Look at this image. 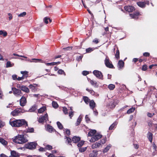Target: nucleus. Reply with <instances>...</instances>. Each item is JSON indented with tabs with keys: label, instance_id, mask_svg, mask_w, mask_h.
I'll list each match as a JSON object with an SVG mask.
<instances>
[{
	"label": "nucleus",
	"instance_id": "f257e3e1",
	"mask_svg": "<svg viewBox=\"0 0 157 157\" xmlns=\"http://www.w3.org/2000/svg\"><path fill=\"white\" fill-rule=\"evenodd\" d=\"M10 124L13 127H19L23 125L28 126L27 122L24 119L16 120L12 121H10Z\"/></svg>",
	"mask_w": 157,
	"mask_h": 157
},
{
	"label": "nucleus",
	"instance_id": "f03ea898",
	"mask_svg": "<svg viewBox=\"0 0 157 157\" xmlns=\"http://www.w3.org/2000/svg\"><path fill=\"white\" fill-rule=\"evenodd\" d=\"M28 140L24 135H19L13 139V141L17 144H23L28 141Z\"/></svg>",
	"mask_w": 157,
	"mask_h": 157
},
{
	"label": "nucleus",
	"instance_id": "7ed1b4c3",
	"mask_svg": "<svg viewBox=\"0 0 157 157\" xmlns=\"http://www.w3.org/2000/svg\"><path fill=\"white\" fill-rule=\"evenodd\" d=\"M106 141V138L105 137L101 140L98 142H97L93 144L91 146L93 149L99 148L100 146H101L104 144Z\"/></svg>",
	"mask_w": 157,
	"mask_h": 157
},
{
	"label": "nucleus",
	"instance_id": "20e7f679",
	"mask_svg": "<svg viewBox=\"0 0 157 157\" xmlns=\"http://www.w3.org/2000/svg\"><path fill=\"white\" fill-rule=\"evenodd\" d=\"M105 66L109 68H113V66L111 62L109 60L108 56H106V58L105 60Z\"/></svg>",
	"mask_w": 157,
	"mask_h": 157
},
{
	"label": "nucleus",
	"instance_id": "39448f33",
	"mask_svg": "<svg viewBox=\"0 0 157 157\" xmlns=\"http://www.w3.org/2000/svg\"><path fill=\"white\" fill-rule=\"evenodd\" d=\"M102 137V136L101 134H96L91 138L90 141V142H94L101 138Z\"/></svg>",
	"mask_w": 157,
	"mask_h": 157
},
{
	"label": "nucleus",
	"instance_id": "423d86ee",
	"mask_svg": "<svg viewBox=\"0 0 157 157\" xmlns=\"http://www.w3.org/2000/svg\"><path fill=\"white\" fill-rule=\"evenodd\" d=\"M12 90L13 91L14 94L17 97L21 96V92L20 90L17 89L14 87H12Z\"/></svg>",
	"mask_w": 157,
	"mask_h": 157
},
{
	"label": "nucleus",
	"instance_id": "0eeeda50",
	"mask_svg": "<svg viewBox=\"0 0 157 157\" xmlns=\"http://www.w3.org/2000/svg\"><path fill=\"white\" fill-rule=\"evenodd\" d=\"M93 73L96 77L100 79H103V75L101 71L98 70H94Z\"/></svg>",
	"mask_w": 157,
	"mask_h": 157
},
{
	"label": "nucleus",
	"instance_id": "6e6552de",
	"mask_svg": "<svg viewBox=\"0 0 157 157\" xmlns=\"http://www.w3.org/2000/svg\"><path fill=\"white\" fill-rule=\"evenodd\" d=\"M48 121V116L47 113L45 115L39 118L38 121L39 123H42L44 122H47Z\"/></svg>",
	"mask_w": 157,
	"mask_h": 157
},
{
	"label": "nucleus",
	"instance_id": "1a4fd4ad",
	"mask_svg": "<svg viewBox=\"0 0 157 157\" xmlns=\"http://www.w3.org/2000/svg\"><path fill=\"white\" fill-rule=\"evenodd\" d=\"M119 102V100L116 99L111 101L109 103V106L111 108H114L116 105H117Z\"/></svg>",
	"mask_w": 157,
	"mask_h": 157
},
{
	"label": "nucleus",
	"instance_id": "9d476101",
	"mask_svg": "<svg viewBox=\"0 0 157 157\" xmlns=\"http://www.w3.org/2000/svg\"><path fill=\"white\" fill-rule=\"evenodd\" d=\"M130 16L132 18L137 19L138 16L141 15L139 11H136L133 14H130Z\"/></svg>",
	"mask_w": 157,
	"mask_h": 157
},
{
	"label": "nucleus",
	"instance_id": "9b49d317",
	"mask_svg": "<svg viewBox=\"0 0 157 157\" xmlns=\"http://www.w3.org/2000/svg\"><path fill=\"white\" fill-rule=\"evenodd\" d=\"M39 86L37 84H30L29 87L30 89H31L32 91L35 92L37 90V87Z\"/></svg>",
	"mask_w": 157,
	"mask_h": 157
},
{
	"label": "nucleus",
	"instance_id": "f8f14e48",
	"mask_svg": "<svg viewBox=\"0 0 157 157\" xmlns=\"http://www.w3.org/2000/svg\"><path fill=\"white\" fill-rule=\"evenodd\" d=\"M37 144L35 142H31L28 145V148L30 149H35L36 146Z\"/></svg>",
	"mask_w": 157,
	"mask_h": 157
},
{
	"label": "nucleus",
	"instance_id": "ddd939ff",
	"mask_svg": "<svg viewBox=\"0 0 157 157\" xmlns=\"http://www.w3.org/2000/svg\"><path fill=\"white\" fill-rule=\"evenodd\" d=\"M124 62L122 60H119L118 63L117 67L119 70H121L124 67Z\"/></svg>",
	"mask_w": 157,
	"mask_h": 157
},
{
	"label": "nucleus",
	"instance_id": "4468645a",
	"mask_svg": "<svg viewBox=\"0 0 157 157\" xmlns=\"http://www.w3.org/2000/svg\"><path fill=\"white\" fill-rule=\"evenodd\" d=\"M10 154L11 155L9 157H19L20 156L19 153L13 150H10Z\"/></svg>",
	"mask_w": 157,
	"mask_h": 157
},
{
	"label": "nucleus",
	"instance_id": "2eb2a0df",
	"mask_svg": "<svg viewBox=\"0 0 157 157\" xmlns=\"http://www.w3.org/2000/svg\"><path fill=\"white\" fill-rule=\"evenodd\" d=\"M20 105L22 106H24L25 105L26 102V100L24 96H22L20 100Z\"/></svg>",
	"mask_w": 157,
	"mask_h": 157
},
{
	"label": "nucleus",
	"instance_id": "dca6fc26",
	"mask_svg": "<svg viewBox=\"0 0 157 157\" xmlns=\"http://www.w3.org/2000/svg\"><path fill=\"white\" fill-rule=\"evenodd\" d=\"M125 10L128 12H132L135 10L134 7L131 6H126L124 7Z\"/></svg>",
	"mask_w": 157,
	"mask_h": 157
},
{
	"label": "nucleus",
	"instance_id": "f3484780",
	"mask_svg": "<svg viewBox=\"0 0 157 157\" xmlns=\"http://www.w3.org/2000/svg\"><path fill=\"white\" fill-rule=\"evenodd\" d=\"M21 112V109H17L12 112L11 113V114L13 116H17Z\"/></svg>",
	"mask_w": 157,
	"mask_h": 157
},
{
	"label": "nucleus",
	"instance_id": "a211bd4d",
	"mask_svg": "<svg viewBox=\"0 0 157 157\" xmlns=\"http://www.w3.org/2000/svg\"><path fill=\"white\" fill-rule=\"evenodd\" d=\"M20 89L22 91L27 93H29V90L28 88L26 86L23 85L20 87Z\"/></svg>",
	"mask_w": 157,
	"mask_h": 157
},
{
	"label": "nucleus",
	"instance_id": "6ab92c4d",
	"mask_svg": "<svg viewBox=\"0 0 157 157\" xmlns=\"http://www.w3.org/2000/svg\"><path fill=\"white\" fill-rule=\"evenodd\" d=\"M64 139L66 140L65 142L67 144L71 145V139L69 137L67 136H65Z\"/></svg>",
	"mask_w": 157,
	"mask_h": 157
},
{
	"label": "nucleus",
	"instance_id": "aec40b11",
	"mask_svg": "<svg viewBox=\"0 0 157 157\" xmlns=\"http://www.w3.org/2000/svg\"><path fill=\"white\" fill-rule=\"evenodd\" d=\"M59 89L67 91V92H70L71 91V90H73V89L72 88L69 89L63 86H59Z\"/></svg>",
	"mask_w": 157,
	"mask_h": 157
},
{
	"label": "nucleus",
	"instance_id": "412c9836",
	"mask_svg": "<svg viewBox=\"0 0 157 157\" xmlns=\"http://www.w3.org/2000/svg\"><path fill=\"white\" fill-rule=\"evenodd\" d=\"M137 4L141 8H144L145 6L146 3L144 2H137Z\"/></svg>",
	"mask_w": 157,
	"mask_h": 157
},
{
	"label": "nucleus",
	"instance_id": "4be33fe9",
	"mask_svg": "<svg viewBox=\"0 0 157 157\" xmlns=\"http://www.w3.org/2000/svg\"><path fill=\"white\" fill-rule=\"evenodd\" d=\"M88 79V81H90V82L92 85L96 87H98V85L96 81L91 80L90 79Z\"/></svg>",
	"mask_w": 157,
	"mask_h": 157
},
{
	"label": "nucleus",
	"instance_id": "5701e85b",
	"mask_svg": "<svg viewBox=\"0 0 157 157\" xmlns=\"http://www.w3.org/2000/svg\"><path fill=\"white\" fill-rule=\"evenodd\" d=\"M98 155V151L93 150L89 155L90 157H96Z\"/></svg>",
	"mask_w": 157,
	"mask_h": 157
},
{
	"label": "nucleus",
	"instance_id": "b1692460",
	"mask_svg": "<svg viewBox=\"0 0 157 157\" xmlns=\"http://www.w3.org/2000/svg\"><path fill=\"white\" fill-rule=\"evenodd\" d=\"M147 137L149 139V141L151 142H152V138H153V134H152L150 132H148L147 135Z\"/></svg>",
	"mask_w": 157,
	"mask_h": 157
},
{
	"label": "nucleus",
	"instance_id": "393cba45",
	"mask_svg": "<svg viewBox=\"0 0 157 157\" xmlns=\"http://www.w3.org/2000/svg\"><path fill=\"white\" fill-rule=\"evenodd\" d=\"M80 138L79 137L74 136L72 138V141L74 143H77L79 141Z\"/></svg>",
	"mask_w": 157,
	"mask_h": 157
},
{
	"label": "nucleus",
	"instance_id": "a878e982",
	"mask_svg": "<svg viewBox=\"0 0 157 157\" xmlns=\"http://www.w3.org/2000/svg\"><path fill=\"white\" fill-rule=\"evenodd\" d=\"M90 106L93 110H94V108L96 104L94 100H91L90 101Z\"/></svg>",
	"mask_w": 157,
	"mask_h": 157
},
{
	"label": "nucleus",
	"instance_id": "bb28decb",
	"mask_svg": "<svg viewBox=\"0 0 157 157\" xmlns=\"http://www.w3.org/2000/svg\"><path fill=\"white\" fill-rule=\"evenodd\" d=\"M96 131L95 130H91L88 133V136H92L94 135L96 133Z\"/></svg>",
	"mask_w": 157,
	"mask_h": 157
},
{
	"label": "nucleus",
	"instance_id": "cd10ccee",
	"mask_svg": "<svg viewBox=\"0 0 157 157\" xmlns=\"http://www.w3.org/2000/svg\"><path fill=\"white\" fill-rule=\"evenodd\" d=\"M0 143L4 146H6L8 144V142L4 139L0 137Z\"/></svg>",
	"mask_w": 157,
	"mask_h": 157
},
{
	"label": "nucleus",
	"instance_id": "c85d7f7f",
	"mask_svg": "<svg viewBox=\"0 0 157 157\" xmlns=\"http://www.w3.org/2000/svg\"><path fill=\"white\" fill-rule=\"evenodd\" d=\"M47 129L49 132H52L53 131L54 129L52 126L48 125L47 126Z\"/></svg>",
	"mask_w": 157,
	"mask_h": 157
},
{
	"label": "nucleus",
	"instance_id": "c756f323",
	"mask_svg": "<svg viewBox=\"0 0 157 157\" xmlns=\"http://www.w3.org/2000/svg\"><path fill=\"white\" fill-rule=\"evenodd\" d=\"M37 106L36 105H34L29 109V112H33L37 109Z\"/></svg>",
	"mask_w": 157,
	"mask_h": 157
},
{
	"label": "nucleus",
	"instance_id": "7c9ffc66",
	"mask_svg": "<svg viewBox=\"0 0 157 157\" xmlns=\"http://www.w3.org/2000/svg\"><path fill=\"white\" fill-rule=\"evenodd\" d=\"M46 108L45 107H43L40 108L38 110V113H43L46 109Z\"/></svg>",
	"mask_w": 157,
	"mask_h": 157
},
{
	"label": "nucleus",
	"instance_id": "2f4dec72",
	"mask_svg": "<svg viewBox=\"0 0 157 157\" xmlns=\"http://www.w3.org/2000/svg\"><path fill=\"white\" fill-rule=\"evenodd\" d=\"M111 146L110 144L108 145L104 149V150L103 151V153H105L107 152L110 149Z\"/></svg>",
	"mask_w": 157,
	"mask_h": 157
},
{
	"label": "nucleus",
	"instance_id": "473e14b6",
	"mask_svg": "<svg viewBox=\"0 0 157 157\" xmlns=\"http://www.w3.org/2000/svg\"><path fill=\"white\" fill-rule=\"evenodd\" d=\"M135 110L134 107H132L128 110L127 113L128 114H130L133 112Z\"/></svg>",
	"mask_w": 157,
	"mask_h": 157
},
{
	"label": "nucleus",
	"instance_id": "72a5a7b5",
	"mask_svg": "<svg viewBox=\"0 0 157 157\" xmlns=\"http://www.w3.org/2000/svg\"><path fill=\"white\" fill-rule=\"evenodd\" d=\"M7 32L4 30H0V35H3L4 36H7Z\"/></svg>",
	"mask_w": 157,
	"mask_h": 157
},
{
	"label": "nucleus",
	"instance_id": "f704fd0d",
	"mask_svg": "<svg viewBox=\"0 0 157 157\" xmlns=\"http://www.w3.org/2000/svg\"><path fill=\"white\" fill-rule=\"evenodd\" d=\"M14 65V64L12 63H11L10 62L8 61L6 63V67L8 68L9 67H11Z\"/></svg>",
	"mask_w": 157,
	"mask_h": 157
},
{
	"label": "nucleus",
	"instance_id": "c9c22d12",
	"mask_svg": "<svg viewBox=\"0 0 157 157\" xmlns=\"http://www.w3.org/2000/svg\"><path fill=\"white\" fill-rule=\"evenodd\" d=\"M21 73L23 75L25 78H27L28 76V72L27 71H21Z\"/></svg>",
	"mask_w": 157,
	"mask_h": 157
},
{
	"label": "nucleus",
	"instance_id": "e433bc0d",
	"mask_svg": "<svg viewBox=\"0 0 157 157\" xmlns=\"http://www.w3.org/2000/svg\"><path fill=\"white\" fill-rule=\"evenodd\" d=\"M48 20H49V21L50 23L52 22V20L50 19L49 17H44V23L46 24H48Z\"/></svg>",
	"mask_w": 157,
	"mask_h": 157
},
{
	"label": "nucleus",
	"instance_id": "4c0bfd02",
	"mask_svg": "<svg viewBox=\"0 0 157 157\" xmlns=\"http://www.w3.org/2000/svg\"><path fill=\"white\" fill-rule=\"evenodd\" d=\"M115 57L117 59L120 58V53L119 50L118 49H117L116 51V52L115 55Z\"/></svg>",
	"mask_w": 157,
	"mask_h": 157
},
{
	"label": "nucleus",
	"instance_id": "58836bf2",
	"mask_svg": "<svg viewBox=\"0 0 157 157\" xmlns=\"http://www.w3.org/2000/svg\"><path fill=\"white\" fill-rule=\"evenodd\" d=\"M108 88L110 90H113L115 88V86L113 84H110L108 86Z\"/></svg>",
	"mask_w": 157,
	"mask_h": 157
},
{
	"label": "nucleus",
	"instance_id": "ea45409f",
	"mask_svg": "<svg viewBox=\"0 0 157 157\" xmlns=\"http://www.w3.org/2000/svg\"><path fill=\"white\" fill-rule=\"evenodd\" d=\"M81 121V117H80V116H79L78 119H77L76 122L75 123L76 126H78L79 124Z\"/></svg>",
	"mask_w": 157,
	"mask_h": 157
},
{
	"label": "nucleus",
	"instance_id": "a19ab883",
	"mask_svg": "<svg viewBox=\"0 0 157 157\" xmlns=\"http://www.w3.org/2000/svg\"><path fill=\"white\" fill-rule=\"evenodd\" d=\"M83 100L84 101V102L86 104H88L89 102V99L87 97H83Z\"/></svg>",
	"mask_w": 157,
	"mask_h": 157
},
{
	"label": "nucleus",
	"instance_id": "79ce46f5",
	"mask_svg": "<svg viewBox=\"0 0 157 157\" xmlns=\"http://www.w3.org/2000/svg\"><path fill=\"white\" fill-rule=\"evenodd\" d=\"M84 142L83 141H81L78 143L77 146L78 147H81L84 144Z\"/></svg>",
	"mask_w": 157,
	"mask_h": 157
},
{
	"label": "nucleus",
	"instance_id": "37998d69",
	"mask_svg": "<svg viewBox=\"0 0 157 157\" xmlns=\"http://www.w3.org/2000/svg\"><path fill=\"white\" fill-rule=\"evenodd\" d=\"M117 123L114 122L109 127V130H112L113 128L117 125Z\"/></svg>",
	"mask_w": 157,
	"mask_h": 157
},
{
	"label": "nucleus",
	"instance_id": "c03bdc74",
	"mask_svg": "<svg viewBox=\"0 0 157 157\" xmlns=\"http://www.w3.org/2000/svg\"><path fill=\"white\" fill-rule=\"evenodd\" d=\"M57 124L59 128L60 129H62L63 128V126L58 121L57 122Z\"/></svg>",
	"mask_w": 157,
	"mask_h": 157
},
{
	"label": "nucleus",
	"instance_id": "a18cd8bd",
	"mask_svg": "<svg viewBox=\"0 0 157 157\" xmlns=\"http://www.w3.org/2000/svg\"><path fill=\"white\" fill-rule=\"evenodd\" d=\"M58 73L59 74H63L64 76L66 75V73L64 72V71L62 69H59L58 71Z\"/></svg>",
	"mask_w": 157,
	"mask_h": 157
},
{
	"label": "nucleus",
	"instance_id": "49530a36",
	"mask_svg": "<svg viewBox=\"0 0 157 157\" xmlns=\"http://www.w3.org/2000/svg\"><path fill=\"white\" fill-rule=\"evenodd\" d=\"M52 106L55 108H57L58 107V104L56 102L53 101L52 102Z\"/></svg>",
	"mask_w": 157,
	"mask_h": 157
},
{
	"label": "nucleus",
	"instance_id": "de8ad7c7",
	"mask_svg": "<svg viewBox=\"0 0 157 157\" xmlns=\"http://www.w3.org/2000/svg\"><path fill=\"white\" fill-rule=\"evenodd\" d=\"M94 48H89L86 49V52L87 53H90L93 51L94 50Z\"/></svg>",
	"mask_w": 157,
	"mask_h": 157
},
{
	"label": "nucleus",
	"instance_id": "09e8293b",
	"mask_svg": "<svg viewBox=\"0 0 157 157\" xmlns=\"http://www.w3.org/2000/svg\"><path fill=\"white\" fill-rule=\"evenodd\" d=\"M87 149L86 147H80L79 148V151L81 152L85 151Z\"/></svg>",
	"mask_w": 157,
	"mask_h": 157
},
{
	"label": "nucleus",
	"instance_id": "8fccbe9b",
	"mask_svg": "<svg viewBox=\"0 0 157 157\" xmlns=\"http://www.w3.org/2000/svg\"><path fill=\"white\" fill-rule=\"evenodd\" d=\"M45 148L46 150H50L52 149V146L49 145H47L45 146Z\"/></svg>",
	"mask_w": 157,
	"mask_h": 157
},
{
	"label": "nucleus",
	"instance_id": "3c124183",
	"mask_svg": "<svg viewBox=\"0 0 157 157\" xmlns=\"http://www.w3.org/2000/svg\"><path fill=\"white\" fill-rule=\"evenodd\" d=\"M26 14V12H23L20 14L18 15V17H24L25 16Z\"/></svg>",
	"mask_w": 157,
	"mask_h": 157
},
{
	"label": "nucleus",
	"instance_id": "603ef678",
	"mask_svg": "<svg viewBox=\"0 0 157 157\" xmlns=\"http://www.w3.org/2000/svg\"><path fill=\"white\" fill-rule=\"evenodd\" d=\"M34 131V129L33 128H28L26 129V132H33Z\"/></svg>",
	"mask_w": 157,
	"mask_h": 157
},
{
	"label": "nucleus",
	"instance_id": "864d4df0",
	"mask_svg": "<svg viewBox=\"0 0 157 157\" xmlns=\"http://www.w3.org/2000/svg\"><path fill=\"white\" fill-rule=\"evenodd\" d=\"M86 90L89 92L92 95H93L94 94V92L93 90L89 89L88 88L86 89Z\"/></svg>",
	"mask_w": 157,
	"mask_h": 157
},
{
	"label": "nucleus",
	"instance_id": "5fc2aeb1",
	"mask_svg": "<svg viewBox=\"0 0 157 157\" xmlns=\"http://www.w3.org/2000/svg\"><path fill=\"white\" fill-rule=\"evenodd\" d=\"M63 111L65 114H68V109L66 107H63Z\"/></svg>",
	"mask_w": 157,
	"mask_h": 157
},
{
	"label": "nucleus",
	"instance_id": "6e6d98bb",
	"mask_svg": "<svg viewBox=\"0 0 157 157\" xmlns=\"http://www.w3.org/2000/svg\"><path fill=\"white\" fill-rule=\"evenodd\" d=\"M38 150L39 151L41 152H45L46 151L45 147L43 148L42 147H40V148H39L38 149Z\"/></svg>",
	"mask_w": 157,
	"mask_h": 157
},
{
	"label": "nucleus",
	"instance_id": "4d7b16f0",
	"mask_svg": "<svg viewBox=\"0 0 157 157\" xmlns=\"http://www.w3.org/2000/svg\"><path fill=\"white\" fill-rule=\"evenodd\" d=\"M73 115H74V111H70L69 112V115L71 118V117L73 116Z\"/></svg>",
	"mask_w": 157,
	"mask_h": 157
},
{
	"label": "nucleus",
	"instance_id": "13d9d810",
	"mask_svg": "<svg viewBox=\"0 0 157 157\" xmlns=\"http://www.w3.org/2000/svg\"><path fill=\"white\" fill-rule=\"evenodd\" d=\"M66 133L67 136H69L70 134V130L68 129H66Z\"/></svg>",
	"mask_w": 157,
	"mask_h": 157
},
{
	"label": "nucleus",
	"instance_id": "bf43d9fd",
	"mask_svg": "<svg viewBox=\"0 0 157 157\" xmlns=\"http://www.w3.org/2000/svg\"><path fill=\"white\" fill-rule=\"evenodd\" d=\"M82 74L84 76H86L89 74V72L87 71H84L82 72Z\"/></svg>",
	"mask_w": 157,
	"mask_h": 157
},
{
	"label": "nucleus",
	"instance_id": "052dcab7",
	"mask_svg": "<svg viewBox=\"0 0 157 157\" xmlns=\"http://www.w3.org/2000/svg\"><path fill=\"white\" fill-rule=\"evenodd\" d=\"M147 69V66L146 65H144L143 66L142 70L144 71H145Z\"/></svg>",
	"mask_w": 157,
	"mask_h": 157
},
{
	"label": "nucleus",
	"instance_id": "680f3d73",
	"mask_svg": "<svg viewBox=\"0 0 157 157\" xmlns=\"http://www.w3.org/2000/svg\"><path fill=\"white\" fill-rule=\"evenodd\" d=\"M154 115H155V113H147V116L148 117H152Z\"/></svg>",
	"mask_w": 157,
	"mask_h": 157
},
{
	"label": "nucleus",
	"instance_id": "e2e57ef3",
	"mask_svg": "<svg viewBox=\"0 0 157 157\" xmlns=\"http://www.w3.org/2000/svg\"><path fill=\"white\" fill-rule=\"evenodd\" d=\"M12 77L13 80H15L17 79V75H14L12 76Z\"/></svg>",
	"mask_w": 157,
	"mask_h": 157
},
{
	"label": "nucleus",
	"instance_id": "0e129e2a",
	"mask_svg": "<svg viewBox=\"0 0 157 157\" xmlns=\"http://www.w3.org/2000/svg\"><path fill=\"white\" fill-rule=\"evenodd\" d=\"M143 55L146 57L149 56H150V53L147 52H144L143 53Z\"/></svg>",
	"mask_w": 157,
	"mask_h": 157
},
{
	"label": "nucleus",
	"instance_id": "69168bd1",
	"mask_svg": "<svg viewBox=\"0 0 157 157\" xmlns=\"http://www.w3.org/2000/svg\"><path fill=\"white\" fill-rule=\"evenodd\" d=\"M93 42L97 44L99 42L97 38H95L93 40Z\"/></svg>",
	"mask_w": 157,
	"mask_h": 157
},
{
	"label": "nucleus",
	"instance_id": "338daca9",
	"mask_svg": "<svg viewBox=\"0 0 157 157\" xmlns=\"http://www.w3.org/2000/svg\"><path fill=\"white\" fill-rule=\"evenodd\" d=\"M25 78L23 76H22L21 77H18L17 78V80L18 81H20L21 80H23Z\"/></svg>",
	"mask_w": 157,
	"mask_h": 157
},
{
	"label": "nucleus",
	"instance_id": "774afa93",
	"mask_svg": "<svg viewBox=\"0 0 157 157\" xmlns=\"http://www.w3.org/2000/svg\"><path fill=\"white\" fill-rule=\"evenodd\" d=\"M155 90V89H154L153 88H151L148 90V92L149 94H151L152 93L151 91H152L153 90Z\"/></svg>",
	"mask_w": 157,
	"mask_h": 157
}]
</instances>
